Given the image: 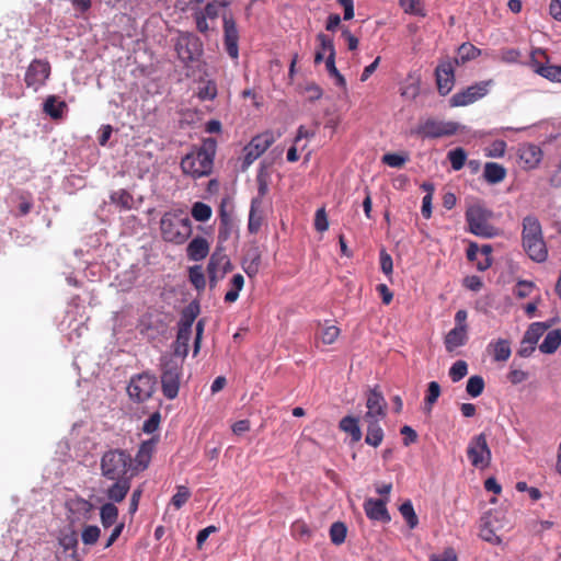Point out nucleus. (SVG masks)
<instances>
[{"label":"nucleus","mask_w":561,"mask_h":561,"mask_svg":"<svg viewBox=\"0 0 561 561\" xmlns=\"http://www.w3.org/2000/svg\"><path fill=\"white\" fill-rule=\"evenodd\" d=\"M215 151L216 140L206 139L199 149L191 151L182 159V171L193 179L208 175L213 170Z\"/></svg>","instance_id":"nucleus-1"},{"label":"nucleus","mask_w":561,"mask_h":561,"mask_svg":"<svg viewBox=\"0 0 561 561\" xmlns=\"http://www.w3.org/2000/svg\"><path fill=\"white\" fill-rule=\"evenodd\" d=\"M522 243L527 255L535 262H545L548 249L537 217L528 215L523 219Z\"/></svg>","instance_id":"nucleus-2"},{"label":"nucleus","mask_w":561,"mask_h":561,"mask_svg":"<svg viewBox=\"0 0 561 561\" xmlns=\"http://www.w3.org/2000/svg\"><path fill=\"white\" fill-rule=\"evenodd\" d=\"M493 211L483 203L474 202L466 210L468 230L481 238L491 239L500 234V229L492 225Z\"/></svg>","instance_id":"nucleus-3"},{"label":"nucleus","mask_w":561,"mask_h":561,"mask_svg":"<svg viewBox=\"0 0 561 561\" xmlns=\"http://www.w3.org/2000/svg\"><path fill=\"white\" fill-rule=\"evenodd\" d=\"M160 230L164 241L183 244L192 234V222L181 211H170L162 216Z\"/></svg>","instance_id":"nucleus-4"},{"label":"nucleus","mask_w":561,"mask_h":561,"mask_svg":"<svg viewBox=\"0 0 561 561\" xmlns=\"http://www.w3.org/2000/svg\"><path fill=\"white\" fill-rule=\"evenodd\" d=\"M102 474L110 479L133 478L131 457L125 450L113 449L106 451L101 460Z\"/></svg>","instance_id":"nucleus-5"},{"label":"nucleus","mask_w":561,"mask_h":561,"mask_svg":"<svg viewBox=\"0 0 561 561\" xmlns=\"http://www.w3.org/2000/svg\"><path fill=\"white\" fill-rule=\"evenodd\" d=\"M467 457L472 467L483 470L486 469L492 459V453L488 445L484 433L473 436L467 447Z\"/></svg>","instance_id":"nucleus-6"},{"label":"nucleus","mask_w":561,"mask_h":561,"mask_svg":"<svg viewBox=\"0 0 561 561\" xmlns=\"http://www.w3.org/2000/svg\"><path fill=\"white\" fill-rule=\"evenodd\" d=\"M492 84L493 80H485L469 85L465 90L455 93L450 98L449 104L453 107L470 105L485 96L489 93V90L492 87Z\"/></svg>","instance_id":"nucleus-7"},{"label":"nucleus","mask_w":561,"mask_h":561,"mask_svg":"<svg viewBox=\"0 0 561 561\" xmlns=\"http://www.w3.org/2000/svg\"><path fill=\"white\" fill-rule=\"evenodd\" d=\"M67 518L71 525H81L92 519L95 514L94 505L81 497L69 499L66 502Z\"/></svg>","instance_id":"nucleus-8"},{"label":"nucleus","mask_w":561,"mask_h":561,"mask_svg":"<svg viewBox=\"0 0 561 561\" xmlns=\"http://www.w3.org/2000/svg\"><path fill=\"white\" fill-rule=\"evenodd\" d=\"M460 128V124L456 122H444L430 118L420 124L415 133L425 138H438L451 136Z\"/></svg>","instance_id":"nucleus-9"},{"label":"nucleus","mask_w":561,"mask_h":561,"mask_svg":"<svg viewBox=\"0 0 561 561\" xmlns=\"http://www.w3.org/2000/svg\"><path fill=\"white\" fill-rule=\"evenodd\" d=\"M50 75V65L44 59H34L26 69L24 81L27 88L38 91Z\"/></svg>","instance_id":"nucleus-10"},{"label":"nucleus","mask_w":561,"mask_h":561,"mask_svg":"<svg viewBox=\"0 0 561 561\" xmlns=\"http://www.w3.org/2000/svg\"><path fill=\"white\" fill-rule=\"evenodd\" d=\"M154 386L156 379L153 376L140 374L131 378L127 387V392L133 400L144 402L152 396Z\"/></svg>","instance_id":"nucleus-11"},{"label":"nucleus","mask_w":561,"mask_h":561,"mask_svg":"<svg viewBox=\"0 0 561 561\" xmlns=\"http://www.w3.org/2000/svg\"><path fill=\"white\" fill-rule=\"evenodd\" d=\"M175 50L181 60L185 62L193 61L199 56L202 44L194 34L182 32L176 39Z\"/></svg>","instance_id":"nucleus-12"},{"label":"nucleus","mask_w":561,"mask_h":561,"mask_svg":"<svg viewBox=\"0 0 561 561\" xmlns=\"http://www.w3.org/2000/svg\"><path fill=\"white\" fill-rule=\"evenodd\" d=\"M162 392L168 399H174L179 393L180 370L179 366L168 360L162 365L161 374Z\"/></svg>","instance_id":"nucleus-13"},{"label":"nucleus","mask_w":561,"mask_h":561,"mask_svg":"<svg viewBox=\"0 0 561 561\" xmlns=\"http://www.w3.org/2000/svg\"><path fill=\"white\" fill-rule=\"evenodd\" d=\"M435 78L438 92L447 95L455 85V64L450 58L439 61L435 69Z\"/></svg>","instance_id":"nucleus-14"},{"label":"nucleus","mask_w":561,"mask_h":561,"mask_svg":"<svg viewBox=\"0 0 561 561\" xmlns=\"http://www.w3.org/2000/svg\"><path fill=\"white\" fill-rule=\"evenodd\" d=\"M366 413L364 421H382L387 415V402L381 392L370 389L366 397Z\"/></svg>","instance_id":"nucleus-15"},{"label":"nucleus","mask_w":561,"mask_h":561,"mask_svg":"<svg viewBox=\"0 0 561 561\" xmlns=\"http://www.w3.org/2000/svg\"><path fill=\"white\" fill-rule=\"evenodd\" d=\"M158 442V437H151L140 444L135 458L131 459V468L135 476L148 468Z\"/></svg>","instance_id":"nucleus-16"},{"label":"nucleus","mask_w":561,"mask_h":561,"mask_svg":"<svg viewBox=\"0 0 561 561\" xmlns=\"http://www.w3.org/2000/svg\"><path fill=\"white\" fill-rule=\"evenodd\" d=\"M230 268V261L229 257L220 252L215 251L209 259L208 265H207V273L209 283L211 286H215L217 282L224 277V275L227 273V271Z\"/></svg>","instance_id":"nucleus-17"},{"label":"nucleus","mask_w":561,"mask_h":561,"mask_svg":"<svg viewBox=\"0 0 561 561\" xmlns=\"http://www.w3.org/2000/svg\"><path fill=\"white\" fill-rule=\"evenodd\" d=\"M388 499H367L364 502L366 516L376 522L389 523L391 517L387 510Z\"/></svg>","instance_id":"nucleus-18"},{"label":"nucleus","mask_w":561,"mask_h":561,"mask_svg":"<svg viewBox=\"0 0 561 561\" xmlns=\"http://www.w3.org/2000/svg\"><path fill=\"white\" fill-rule=\"evenodd\" d=\"M272 144V138L268 135L254 137L251 142L244 148L245 156L244 162L249 165L253 163Z\"/></svg>","instance_id":"nucleus-19"},{"label":"nucleus","mask_w":561,"mask_h":561,"mask_svg":"<svg viewBox=\"0 0 561 561\" xmlns=\"http://www.w3.org/2000/svg\"><path fill=\"white\" fill-rule=\"evenodd\" d=\"M224 30H225V46L228 55L232 59H237L239 57V48L238 41L239 34L233 20L225 18L224 19Z\"/></svg>","instance_id":"nucleus-20"},{"label":"nucleus","mask_w":561,"mask_h":561,"mask_svg":"<svg viewBox=\"0 0 561 561\" xmlns=\"http://www.w3.org/2000/svg\"><path fill=\"white\" fill-rule=\"evenodd\" d=\"M492 247L483 244L481 248L477 243H470L467 249V257L469 261L474 262L478 256H483V262L477 263V268L481 272L488 270L492 265Z\"/></svg>","instance_id":"nucleus-21"},{"label":"nucleus","mask_w":561,"mask_h":561,"mask_svg":"<svg viewBox=\"0 0 561 561\" xmlns=\"http://www.w3.org/2000/svg\"><path fill=\"white\" fill-rule=\"evenodd\" d=\"M209 248H210L209 243L205 238L195 237L187 244V248H186L187 257L191 261H195V262L202 261L208 255Z\"/></svg>","instance_id":"nucleus-22"},{"label":"nucleus","mask_w":561,"mask_h":561,"mask_svg":"<svg viewBox=\"0 0 561 561\" xmlns=\"http://www.w3.org/2000/svg\"><path fill=\"white\" fill-rule=\"evenodd\" d=\"M263 222L262 199L255 197L251 202L248 229L251 233H257Z\"/></svg>","instance_id":"nucleus-23"},{"label":"nucleus","mask_w":561,"mask_h":561,"mask_svg":"<svg viewBox=\"0 0 561 561\" xmlns=\"http://www.w3.org/2000/svg\"><path fill=\"white\" fill-rule=\"evenodd\" d=\"M131 478L115 479L106 495L113 502H122L130 489Z\"/></svg>","instance_id":"nucleus-24"},{"label":"nucleus","mask_w":561,"mask_h":561,"mask_svg":"<svg viewBox=\"0 0 561 561\" xmlns=\"http://www.w3.org/2000/svg\"><path fill=\"white\" fill-rule=\"evenodd\" d=\"M261 265V253L257 248L250 249L243 261L242 268L249 277H254L259 271Z\"/></svg>","instance_id":"nucleus-25"},{"label":"nucleus","mask_w":561,"mask_h":561,"mask_svg":"<svg viewBox=\"0 0 561 561\" xmlns=\"http://www.w3.org/2000/svg\"><path fill=\"white\" fill-rule=\"evenodd\" d=\"M489 352L495 362H506L512 354L511 344L505 339H499L488 345Z\"/></svg>","instance_id":"nucleus-26"},{"label":"nucleus","mask_w":561,"mask_h":561,"mask_svg":"<svg viewBox=\"0 0 561 561\" xmlns=\"http://www.w3.org/2000/svg\"><path fill=\"white\" fill-rule=\"evenodd\" d=\"M467 340H468L467 330L463 329L462 327H455L447 333V335L445 337L446 350L448 352H451L455 348L465 345Z\"/></svg>","instance_id":"nucleus-27"},{"label":"nucleus","mask_w":561,"mask_h":561,"mask_svg":"<svg viewBox=\"0 0 561 561\" xmlns=\"http://www.w3.org/2000/svg\"><path fill=\"white\" fill-rule=\"evenodd\" d=\"M66 108V102L58 100L55 95L47 96L43 104L44 113L53 119L61 118Z\"/></svg>","instance_id":"nucleus-28"},{"label":"nucleus","mask_w":561,"mask_h":561,"mask_svg":"<svg viewBox=\"0 0 561 561\" xmlns=\"http://www.w3.org/2000/svg\"><path fill=\"white\" fill-rule=\"evenodd\" d=\"M519 157L527 168L534 169L539 164L542 158V152L539 147L535 145H527L520 149Z\"/></svg>","instance_id":"nucleus-29"},{"label":"nucleus","mask_w":561,"mask_h":561,"mask_svg":"<svg viewBox=\"0 0 561 561\" xmlns=\"http://www.w3.org/2000/svg\"><path fill=\"white\" fill-rule=\"evenodd\" d=\"M482 54L481 49L471 43H463L459 46L457 57L453 60L455 65H463L469 60H473Z\"/></svg>","instance_id":"nucleus-30"},{"label":"nucleus","mask_w":561,"mask_h":561,"mask_svg":"<svg viewBox=\"0 0 561 561\" xmlns=\"http://www.w3.org/2000/svg\"><path fill=\"white\" fill-rule=\"evenodd\" d=\"M367 424V433L365 437L366 444L378 447L383 439V430L380 426L381 421H364Z\"/></svg>","instance_id":"nucleus-31"},{"label":"nucleus","mask_w":561,"mask_h":561,"mask_svg":"<svg viewBox=\"0 0 561 561\" xmlns=\"http://www.w3.org/2000/svg\"><path fill=\"white\" fill-rule=\"evenodd\" d=\"M484 179L490 184L502 182L506 176V170L499 163L486 162L483 172Z\"/></svg>","instance_id":"nucleus-32"},{"label":"nucleus","mask_w":561,"mask_h":561,"mask_svg":"<svg viewBox=\"0 0 561 561\" xmlns=\"http://www.w3.org/2000/svg\"><path fill=\"white\" fill-rule=\"evenodd\" d=\"M560 345L561 330L556 329L547 333L542 343L539 345V350L543 354H552L559 348Z\"/></svg>","instance_id":"nucleus-33"},{"label":"nucleus","mask_w":561,"mask_h":561,"mask_svg":"<svg viewBox=\"0 0 561 561\" xmlns=\"http://www.w3.org/2000/svg\"><path fill=\"white\" fill-rule=\"evenodd\" d=\"M340 428L345 433H348L352 436V439L355 442L360 440L362 431L358 425V419L354 416H344L340 421Z\"/></svg>","instance_id":"nucleus-34"},{"label":"nucleus","mask_w":561,"mask_h":561,"mask_svg":"<svg viewBox=\"0 0 561 561\" xmlns=\"http://www.w3.org/2000/svg\"><path fill=\"white\" fill-rule=\"evenodd\" d=\"M101 523L104 528H110L116 524L118 510L113 503H105L100 511Z\"/></svg>","instance_id":"nucleus-35"},{"label":"nucleus","mask_w":561,"mask_h":561,"mask_svg":"<svg viewBox=\"0 0 561 561\" xmlns=\"http://www.w3.org/2000/svg\"><path fill=\"white\" fill-rule=\"evenodd\" d=\"M198 306L195 304L188 305L181 317V320L179 322V329H185L186 331L192 332V325L198 314Z\"/></svg>","instance_id":"nucleus-36"},{"label":"nucleus","mask_w":561,"mask_h":561,"mask_svg":"<svg viewBox=\"0 0 561 561\" xmlns=\"http://www.w3.org/2000/svg\"><path fill=\"white\" fill-rule=\"evenodd\" d=\"M191 335V331H186L185 329H179L174 347L175 355L182 357H185L187 355Z\"/></svg>","instance_id":"nucleus-37"},{"label":"nucleus","mask_w":561,"mask_h":561,"mask_svg":"<svg viewBox=\"0 0 561 561\" xmlns=\"http://www.w3.org/2000/svg\"><path fill=\"white\" fill-rule=\"evenodd\" d=\"M440 396V386L437 381H431L427 386L426 394L424 398V411L430 413L433 405L436 403Z\"/></svg>","instance_id":"nucleus-38"},{"label":"nucleus","mask_w":561,"mask_h":561,"mask_svg":"<svg viewBox=\"0 0 561 561\" xmlns=\"http://www.w3.org/2000/svg\"><path fill=\"white\" fill-rule=\"evenodd\" d=\"M546 330L547 327L543 323L534 322L529 325L523 339L525 340V343L536 345Z\"/></svg>","instance_id":"nucleus-39"},{"label":"nucleus","mask_w":561,"mask_h":561,"mask_svg":"<svg viewBox=\"0 0 561 561\" xmlns=\"http://www.w3.org/2000/svg\"><path fill=\"white\" fill-rule=\"evenodd\" d=\"M420 93V79L419 77L409 76L404 82L401 95L409 100H414Z\"/></svg>","instance_id":"nucleus-40"},{"label":"nucleus","mask_w":561,"mask_h":561,"mask_svg":"<svg viewBox=\"0 0 561 561\" xmlns=\"http://www.w3.org/2000/svg\"><path fill=\"white\" fill-rule=\"evenodd\" d=\"M192 216L196 221L205 222L210 219L211 207L203 202H196L192 206Z\"/></svg>","instance_id":"nucleus-41"},{"label":"nucleus","mask_w":561,"mask_h":561,"mask_svg":"<svg viewBox=\"0 0 561 561\" xmlns=\"http://www.w3.org/2000/svg\"><path fill=\"white\" fill-rule=\"evenodd\" d=\"M399 511L411 529L417 526L419 519L410 501L402 503L399 507Z\"/></svg>","instance_id":"nucleus-42"},{"label":"nucleus","mask_w":561,"mask_h":561,"mask_svg":"<svg viewBox=\"0 0 561 561\" xmlns=\"http://www.w3.org/2000/svg\"><path fill=\"white\" fill-rule=\"evenodd\" d=\"M484 390V380L481 376L474 375L471 376L466 386L467 393L472 397H479Z\"/></svg>","instance_id":"nucleus-43"},{"label":"nucleus","mask_w":561,"mask_h":561,"mask_svg":"<svg viewBox=\"0 0 561 561\" xmlns=\"http://www.w3.org/2000/svg\"><path fill=\"white\" fill-rule=\"evenodd\" d=\"M447 157L451 164L453 170H455V171L461 170L467 160V153L462 148H456V149L450 150L448 152Z\"/></svg>","instance_id":"nucleus-44"},{"label":"nucleus","mask_w":561,"mask_h":561,"mask_svg":"<svg viewBox=\"0 0 561 561\" xmlns=\"http://www.w3.org/2000/svg\"><path fill=\"white\" fill-rule=\"evenodd\" d=\"M101 536L100 527L95 525H88L82 529L81 540L85 546H92L96 543Z\"/></svg>","instance_id":"nucleus-45"},{"label":"nucleus","mask_w":561,"mask_h":561,"mask_svg":"<svg viewBox=\"0 0 561 561\" xmlns=\"http://www.w3.org/2000/svg\"><path fill=\"white\" fill-rule=\"evenodd\" d=\"M537 72L549 81L561 82V66H540Z\"/></svg>","instance_id":"nucleus-46"},{"label":"nucleus","mask_w":561,"mask_h":561,"mask_svg":"<svg viewBox=\"0 0 561 561\" xmlns=\"http://www.w3.org/2000/svg\"><path fill=\"white\" fill-rule=\"evenodd\" d=\"M325 68L329 75L335 79V84L345 88L346 81L335 67V56H327Z\"/></svg>","instance_id":"nucleus-47"},{"label":"nucleus","mask_w":561,"mask_h":561,"mask_svg":"<svg viewBox=\"0 0 561 561\" xmlns=\"http://www.w3.org/2000/svg\"><path fill=\"white\" fill-rule=\"evenodd\" d=\"M188 276L191 283L194 285L196 289H204L206 286L205 275L202 266L195 265L190 267Z\"/></svg>","instance_id":"nucleus-48"},{"label":"nucleus","mask_w":561,"mask_h":561,"mask_svg":"<svg viewBox=\"0 0 561 561\" xmlns=\"http://www.w3.org/2000/svg\"><path fill=\"white\" fill-rule=\"evenodd\" d=\"M318 335L323 344L330 345L339 337L340 329L335 325H325L321 329Z\"/></svg>","instance_id":"nucleus-49"},{"label":"nucleus","mask_w":561,"mask_h":561,"mask_svg":"<svg viewBox=\"0 0 561 561\" xmlns=\"http://www.w3.org/2000/svg\"><path fill=\"white\" fill-rule=\"evenodd\" d=\"M330 538L334 545H341L346 538V527L343 523H333L330 528Z\"/></svg>","instance_id":"nucleus-50"},{"label":"nucleus","mask_w":561,"mask_h":561,"mask_svg":"<svg viewBox=\"0 0 561 561\" xmlns=\"http://www.w3.org/2000/svg\"><path fill=\"white\" fill-rule=\"evenodd\" d=\"M468 374V365L465 360H457L449 369V377L454 382H458Z\"/></svg>","instance_id":"nucleus-51"},{"label":"nucleus","mask_w":561,"mask_h":561,"mask_svg":"<svg viewBox=\"0 0 561 561\" xmlns=\"http://www.w3.org/2000/svg\"><path fill=\"white\" fill-rule=\"evenodd\" d=\"M191 492L188 488L184 485H179L176 488L175 494L172 496L171 503L175 508H181L190 499Z\"/></svg>","instance_id":"nucleus-52"},{"label":"nucleus","mask_w":561,"mask_h":561,"mask_svg":"<svg viewBox=\"0 0 561 561\" xmlns=\"http://www.w3.org/2000/svg\"><path fill=\"white\" fill-rule=\"evenodd\" d=\"M506 151V142L504 140H495L485 148V156L490 158H502Z\"/></svg>","instance_id":"nucleus-53"},{"label":"nucleus","mask_w":561,"mask_h":561,"mask_svg":"<svg viewBox=\"0 0 561 561\" xmlns=\"http://www.w3.org/2000/svg\"><path fill=\"white\" fill-rule=\"evenodd\" d=\"M111 198H112L113 203L118 204L124 208H130L131 203H133V197L130 196L129 193H127L124 190L114 192L111 195Z\"/></svg>","instance_id":"nucleus-54"},{"label":"nucleus","mask_w":561,"mask_h":561,"mask_svg":"<svg viewBox=\"0 0 561 561\" xmlns=\"http://www.w3.org/2000/svg\"><path fill=\"white\" fill-rule=\"evenodd\" d=\"M161 416L159 412L152 413L142 424V431L146 434L154 433L160 425Z\"/></svg>","instance_id":"nucleus-55"},{"label":"nucleus","mask_w":561,"mask_h":561,"mask_svg":"<svg viewBox=\"0 0 561 561\" xmlns=\"http://www.w3.org/2000/svg\"><path fill=\"white\" fill-rule=\"evenodd\" d=\"M407 161V156L398 153H386L382 157V162L391 168H401Z\"/></svg>","instance_id":"nucleus-56"},{"label":"nucleus","mask_w":561,"mask_h":561,"mask_svg":"<svg viewBox=\"0 0 561 561\" xmlns=\"http://www.w3.org/2000/svg\"><path fill=\"white\" fill-rule=\"evenodd\" d=\"M314 228L319 232H324L329 228L328 216H327L325 209L323 207L319 208L316 211Z\"/></svg>","instance_id":"nucleus-57"},{"label":"nucleus","mask_w":561,"mask_h":561,"mask_svg":"<svg viewBox=\"0 0 561 561\" xmlns=\"http://www.w3.org/2000/svg\"><path fill=\"white\" fill-rule=\"evenodd\" d=\"M221 10V4L219 2H209L204 9L198 10L201 14L209 19V21H215L219 12Z\"/></svg>","instance_id":"nucleus-58"},{"label":"nucleus","mask_w":561,"mask_h":561,"mask_svg":"<svg viewBox=\"0 0 561 561\" xmlns=\"http://www.w3.org/2000/svg\"><path fill=\"white\" fill-rule=\"evenodd\" d=\"M317 38H318V42L320 43V47H321L319 49L320 51L327 54L328 56H335L333 41L329 36L320 33L317 36Z\"/></svg>","instance_id":"nucleus-59"},{"label":"nucleus","mask_w":561,"mask_h":561,"mask_svg":"<svg viewBox=\"0 0 561 561\" xmlns=\"http://www.w3.org/2000/svg\"><path fill=\"white\" fill-rule=\"evenodd\" d=\"M59 543L65 550H75L78 543L76 531L62 535L59 539Z\"/></svg>","instance_id":"nucleus-60"},{"label":"nucleus","mask_w":561,"mask_h":561,"mask_svg":"<svg viewBox=\"0 0 561 561\" xmlns=\"http://www.w3.org/2000/svg\"><path fill=\"white\" fill-rule=\"evenodd\" d=\"M217 95V88L214 82L208 81L205 87L198 91V98L201 100H213Z\"/></svg>","instance_id":"nucleus-61"},{"label":"nucleus","mask_w":561,"mask_h":561,"mask_svg":"<svg viewBox=\"0 0 561 561\" xmlns=\"http://www.w3.org/2000/svg\"><path fill=\"white\" fill-rule=\"evenodd\" d=\"M430 561H458V557L453 548H446L440 554H432Z\"/></svg>","instance_id":"nucleus-62"},{"label":"nucleus","mask_w":561,"mask_h":561,"mask_svg":"<svg viewBox=\"0 0 561 561\" xmlns=\"http://www.w3.org/2000/svg\"><path fill=\"white\" fill-rule=\"evenodd\" d=\"M480 537L493 545H500L502 542L501 538L488 526H484L480 531Z\"/></svg>","instance_id":"nucleus-63"},{"label":"nucleus","mask_w":561,"mask_h":561,"mask_svg":"<svg viewBox=\"0 0 561 561\" xmlns=\"http://www.w3.org/2000/svg\"><path fill=\"white\" fill-rule=\"evenodd\" d=\"M520 54L517 49L510 48L501 51V60L507 64L518 62Z\"/></svg>","instance_id":"nucleus-64"}]
</instances>
